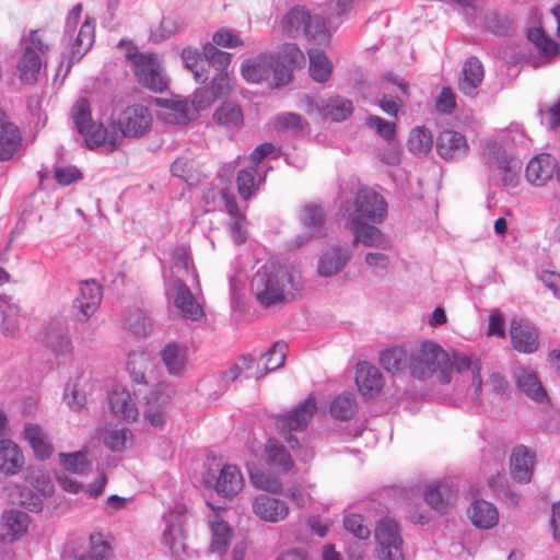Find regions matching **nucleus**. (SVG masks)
Listing matches in <instances>:
<instances>
[{"mask_svg": "<svg viewBox=\"0 0 560 560\" xmlns=\"http://www.w3.org/2000/svg\"><path fill=\"white\" fill-rule=\"evenodd\" d=\"M479 151L488 165L495 166L501 172L504 185H516V173L521 164L514 161L500 142H481Z\"/></svg>", "mask_w": 560, "mask_h": 560, "instance_id": "nucleus-12", "label": "nucleus"}, {"mask_svg": "<svg viewBox=\"0 0 560 560\" xmlns=\"http://www.w3.org/2000/svg\"><path fill=\"white\" fill-rule=\"evenodd\" d=\"M408 353L404 347L395 346L380 354V364L392 374L401 372L407 366Z\"/></svg>", "mask_w": 560, "mask_h": 560, "instance_id": "nucleus-43", "label": "nucleus"}, {"mask_svg": "<svg viewBox=\"0 0 560 560\" xmlns=\"http://www.w3.org/2000/svg\"><path fill=\"white\" fill-rule=\"evenodd\" d=\"M468 516L479 528H491L498 523L497 508L485 500H475L468 509Z\"/></svg>", "mask_w": 560, "mask_h": 560, "instance_id": "nucleus-37", "label": "nucleus"}, {"mask_svg": "<svg viewBox=\"0 0 560 560\" xmlns=\"http://www.w3.org/2000/svg\"><path fill=\"white\" fill-rule=\"evenodd\" d=\"M350 230L353 233V244H362L365 247H372L381 250L392 249V242L373 223H350Z\"/></svg>", "mask_w": 560, "mask_h": 560, "instance_id": "nucleus-23", "label": "nucleus"}, {"mask_svg": "<svg viewBox=\"0 0 560 560\" xmlns=\"http://www.w3.org/2000/svg\"><path fill=\"white\" fill-rule=\"evenodd\" d=\"M161 360L168 372L173 376L185 375L188 366L187 348L174 342L167 343L160 351Z\"/></svg>", "mask_w": 560, "mask_h": 560, "instance_id": "nucleus-30", "label": "nucleus"}, {"mask_svg": "<svg viewBox=\"0 0 560 560\" xmlns=\"http://www.w3.org/2000/svg\"><path fill=\"white\" fill-rule=\"evenodd\" d=\"M455 498L453 486L450 481L431 483L424 492L425 502L439 513H446Z\"/></svg>", "mask_w": 560, "mask_h": 560, "instance_id": "nucleus-31", "label": "nucleus"}, {"mask_svg": "<svg viewBox=\"0 0 560 560\" xmlns=\"http://www.w3.org/2000/svg\"><path fill=\"white\" fill-rule=\"evenodd\" d=\"M174 304L185 318L197 320L203 315L201 305L196 301L192 292L185 283L175 288Z\"/></svg>", "mask_w": 560, "mask_h": 560, "instance_id": "nucleus-35", "label": "nucleus"}, {"mask_svg": "<svg viewBox=\"0 0 560 560\" xmlns=\"http://www.w3.org/2000/svg\"><path fill=\"white\" fill-rule=\"evenodd\" d=\"M83 8L77 3L67 14L61 43L69 49L68 69L80 61L95 42V21L86 16L78 30Z\"/></svg>", "mask_w": 560, "mask_h": 560, "instance_id": "nucleus-2", "label": "nucleus"}, {"mask_svg": "<svg viewBox=\"0 0 560 560\" xmlns=\"http://www.w3.org/2000/svg\"><path fill=\"white\" fill-rule=\"evenodd\" d=\"M164 521L166 526L162 541L172 555L179 556L185 551L184 510L176 508V510L165 514Z\"/></svg>", "mask_w": 560, "mask_h": 560, "instance_id": "nucleus-18", "label": "nucleus"}, {"mask_svg": "<svg viewBox=\"0 0 560 560\" xmlns=\"http://www.w3.org/2000/svg\"><path fill=\"white\" fill-rule=\"evenodd\" d=\"M70 118L73 128L83 137V140H107V129L102 122L93 120L88 98L77 100L71 107Z\"/></svg>", "mask_w": 560, "mask_h": 560, "instance_id": "nucleus-13", "label": "nucleus"}, {"mask_svg": "<svg viewBox=\"0 0 560 560\" xmlns=\"http://www.w3.org/2000/svg\"><path fill=\"white\" fill-rule=\"evenodd\" d=\"M271 69L270 78H272L275 86L280 88L291 81L294 69L290 65L280 61L273 55H271Z\"/></svg>", "mask_w": 560, "mask_h": 560, "instance_id": "nucleus-60", "label": "nucleus"}, {"mask_svg": "<svg viewBox=\"0 0 560 560\" xmlns=\"http://www.w3.org/2000/svg\"><path fill=\"white\" fill-rule=\"evenodd\" d=\"M555 161L546 153L533 158L526 167V179L532 185L544 186L553 175Z\"/></svg>", "mask_w": 560, "mask_h": 560, "instance_id": "nucleus-32", "label": "nucleus"}, {"mask_svg": "<svg viewBox=\"0 0 560 560\" xmlns=\"http://www.w3.org/2000/svg\"><path fill=\"white\" fill-rule=\"evenodd\" d=\"M108 404L112 412L126 422H135L139 418V410L130 393L122 387L117 386L109 392Z\"/></svg>", "mask_w": 560, "mask_h": 560, "instance_id": "nucleus-26", "label": "nucleus"}, {"mask_svg": "<svg viewBox=\"0 0 560 560\" xmlns=\"http://www.w3.org/2000/svg\"><path fill=\"white\" fill-rule=\"evenodd\" d=\"M0 312L2 314L1 329L7 336H14L20 327V308L8 299L0 298Z\"/></svg>", "mask_w": 560, "mask_h": 560, "instance_id": "nucleus-44", "label": "nucleus"}, {"mask_svg": "<svg viewBox=\"0 0 560 560\" xmlns=\"http://www.w3.org/2000/svg\"><path fill=\"white\" fill-rule=\"evenodd\" d=\"M150 363L144 354H133L129 357L128 371L135 384H147L145 370Z\"/></svg>", "mask_w": 560, "mask_h": 560, "instance_id": "nucleus-57", "label": "nucleus"}, {"mask_svg": "<svg viewBox=\"0 0 560 560\" xmlns=\"http://www.w3.org/2000/svg\"><path fill=\"white\" fill-rule=\"evenodd\" d=\"M128 58L136 78L143 86L155 92H162L167 88L155 55L135 52L129 54Z\"/></svg>", "mask_w": 560, "mask_h": 560, "instance_id": "nucleus-11", "label": "nucleus"}, {"mask_svg": "<svg viewBox=\"0 0 560 560\" xmlns=\"http://www.w3.org/2000/svg\"><path fill=\"white\" fill-rule=\"evenodd\" d=\"M516 386L521 393L536 402H544L548 395L537 374L529 368L520 366L514 371Z\"/></svg>", "mask_w": 560, "mask_h": 560, "instance_id": "nucleus-25", "label": "nucleus"}, {"mask_svg": "<svg viewBox=\"0 0 560 560\" xmlns=\"http://www.w3.org/2000/svg\"><path fill=\"white\" fill-rule=\"evenodd\" d=\"M208 506L212 510V513L208 515L207 523L211 532V542L209 551L224 555L232 540L233 530L230 525L223 520L221 509H215L213 504L207 502Z\"/></svg>", "mask_w": 560, "mask_h": 560, "instance_id": "nucleus-17", "label": "nucleus"}, {"mask_svg": "<svg viewBox=\"0 0 560 560\" xmlns=\"http://www.w3.org/2000/svg\"><path fill=\"white\" fill-rule=\"evenodd\" d=\"M450 372L453 369H456L458 372L463 373L466 371H471L472 373V386L475 388L476 398L479 397V393L481 390L482 382L479 375V364L478 362H474L469 357L460 353H454L452 358H450Z\"/></svg>", "mask_w": 560, "mask_h": 560, "instance_id": "nucleus-45", "label": "nucleus"}, {"mask_svg": "<svg viewBox=\"0 0 560 560\" xmlns=\"http://www.w3.org/2000/svg\"><path fill=\"white\" fill-rule=\"evenodd\" d=\"M175 389L166 383L158 384L145 397L144 420L153 428L162 430L166 423Z\"/></svg>", "mask_w": 560, "mask_h": 560, "instance_id": "nucleus-9", "label": "nucleus"}, {"mask_svg": "<svg viewBox=\"0 0 560 560\" xmlns=\"http://www.w3.org/2000/svg\"><path fill=\"white\" fill-rule=\"evenodd\" d=\"M351 259V252L345 246H332L319 258L318 273L322 277H332L339 273Z\"/></svg>", "mask_w": 560, "mask_h": 560, "instance_id": "nucleus-27", "label": "nucleus"}, {"mask_svg": "<svg viewBox=\"0 0 560 560\" xmlns=\"http://www.w3.org/2000/svg\"><path fill=\"white\" fill-rule=\"evenodd\" d=\"M243 487L241 470L234 465H225L217 478L215 491L224 498H233Z\"/></svg>", "mask_w": 560, "mask_h": 560, "instance_id": "nucleus-34", "label": "nucleus"}, {"mask_svg": "<svg viewBox=\"0 0 560 560\" xmlns=\"http://www.w3.org/2000/svg\"><path fill=\"white\" fill-rule=\"evenodd\" d=\"M24 438L33 448L35 455L39 459H47L52 454V446L48 441L44 430L33 423H28L24 428Z\"/></svg>", "mask_w": 560, "mask_h": 560, "instance_id": "nucleus-38", "label": "nucleus"}, {"mask_svg": "<svg viewBox=\"0 0 560 560\" xmlns=\"http://www.w3.org/2000/svg\"><path fill=\"white\" fill-rule=\"evenodd\" d=\"M281 26L288 36L294 38L304 36L318 45L327 44L331 36L327 18L312 16L303 5H295L287 12L282 18Z\"/></svg>", "mask_w": 560, "mask_h": 560, "instance_id": "nucleus-4", "label": "nucleus"}, {"mask_svg": "<svg viewBox=\"0 0 560 560\" xmlns=\"http://www.w3.org/2000/svg\"><path fill=\"white\" fill-rule=\"evenodd\" d=\"M316 110L324 119L343 121L352 114L353 104L349 98L336 95L317 102Z\"/></svg>", "mask_w": 560, "mask_h": 560, "instance_id": "nucleus-29", "label": "nucleus"}, {"mask_svg": "<svg viewBox=\"0 0 560 560\" xmlns=\"http://www.w3.org/2000/svg\"><path fill=\"white\" fill-rule=\"evenodd\" d=\"M535 466V454L524 445L516 446L510 457L511 477L518 483L530 481Z\"/></svg>", "mask_w": 560, "mask_h": 560, "instance_id": "nucleus-24", "label": "nucleus"}, {"mask_svg": "<svg viewBox=\"0 0 560 560\" xmlns=\"http://www.w3.org/2000/svg\"><path fill=\"white\" fill-rule=\"evenodd\" d=\"M242 75L247 82L259 83L271 75V55L260 54L242 63Z\"/></svg>", "mask_w": 560, "mask_h": 560, "instance_id": "nucleus-33", "label": "nucleus"}, {"mask_svg": "<svg viewBox=\"0 0 560 560\" xmlns=\"http://www.w3.org/2000/svg\"><path fill=\"white\" fill-rule=\"evenodd\" d=\"M2 522L8 528V535L11 536V539H15L26 532L28 516L22 511L11 510L3 514Z\"/></svg>", "mask_w": 560, "mask_h": 560, "instance_id": "nucleus-50", "label": "nucleus"}, {"mask_svg": "<svg viewBox=\"0 0 560 560\" xmlns=\"http://www.w3.org/2000/svg\"><path fill=\"white\" fill-rule=\"evenodd\" d=\"M202 55L208 65L212 66L218 73L228 72L232 55L218 49L213 44L207 43L202 47Z\"/></svg>", "mask_w": 560, "mask_h": 560, "instance_id": "nucleus-51", "label": "nucleus"}, {"mask_svg": "<svg viewBox=\"0 0 560 560\" xmlns=\"http://www.w3.org/2000/svg\"><path fill=\"white\" fill-rule=\"evenodd\" d=\"M304 119L294 113H285L273 117L270 125L278 132H290L292 136H299L304 128Z\"/></svg>", "mask_w": 560, "mask_h": 560, "instance_id": "nucleus-48", "label": "nucleus"}, {"mask_svg": "<svg viewBox=\"0 0 560 560\" xmlns=\"http://www.w3.org/2000/svg\"><path fill=\"white\" fill-rule=\"evenodd\" d=\"M102 288L94 280H86L72 303V314L79 322H86L98 308L102 301Z\"/></svg>", "mask_w": 560, "mask_h": 560, "instance_id": "nucleus-16", "label": "nucleus"}, {"mask_svg": "<svg viewBox=\"0 0 560 560\" xmlns=\"http://www.w3.org/2000/svg\"><path fill=\"white\" fill-rule=\"evenodd\" d=\"M81 171L74 165L54 167V178L61 186H69L82 179Z\"/></svg>", "mask_w": 560, "mask_h": 560, "instance_id": "nucleus-63", "label": "nucleus"}, {"mask_svg": "<svg viewBox=\"0 0 560 560\" xmlns=\"http://www.w3.org/2000/svg\"><path fill=\"white\" fill-rule=\"evenodd\" d=\"M450 355L438 343L424 341L409 357V369L416 378L424 380L436 374L444 384L451 382Z\"/></svg>", "mask_w": 560, "mask_h": 560, "instance_id": "nucleus-3", "label": "nucleus"}, {"mask_svg": "<svg viewBox=\"0 0 560 560\" xmlns=\"http://www.w3.org/2000/svg\"><path fill=\"white\" fill-rule=\"evenodd\" d=\"M47 346L56 353H68L72 350L69 330L66 324L50 325L46 334Z\"/></svg>", "mask_w": 560, "mask_h": 560, "instance_id": "nucleus-42", "label": "nucleus"}, {"mask_svg": "<svg viewBox=\"0 0 560 560\" xmlns=\"http://www.w3.org/2000/svg\"><path fill=\"white\" fill-rule=\"evenodd\" d=\"M267 156H278L272 142H261L249 156L252 165L238 172L237 191L245 200L249 199L259 187L260 182H256V166Z\"/></svg>", "mask_w": 560, "mask_h": 560, "instance_id": "nucleus-14", "label": "nucleus"}, {"mask_svg": "<svg viewBox=\"0 0 560 560\" xmlns=\"http://www.w3.org/2000/svg\"><path fill=\"white\" fill-rule=\"evenodd\" d=\"M267 462L279 472L287 474L293 467V460L284 446L276 439L268 440L266 444Z\"/></svg>", "mask_w": 560, "mask_h": 560, "instance_id": "nucleus-39", "label": "nucleus"}, {"mask_svg": "<svg viewBox=\"0 0 560 560\" xmlns=\"http://www.w3.org/2000/svg\"><path fill=\"white\" fill-rule=\"evenodd\" d=\"M202 201L206 211L225 210L231 218L230 231L236 244H242L246 240V217L236 205L235 197L224 189L209 187L202 192Z\"/></svg>", "mask_w": 560, "mask_h": 560, "instance_id": "nucleus-7", "label": "nucleus"}, {"mask_svg": "<svg viewBox=\"0 0 560 560\" xmlns=\"http://www.w3.org/2000/svg\"><path fill=\"white\" fill-rule=\"evenodd\" d=\"M288 345L284 341H277L265 354L266 360L264 371L257 374V378L262 377L268 372L283 366L287 357Z\"/></svg>", "mask_w": 560, "mask_h": 560, "instance_id": "nucleus-49", "label": "nucleus"}, {"mask_svg": "<svg viewBox=\"0 0 560 560\" xmlns=\"http://www.w3.org/2000/svg\"><path fill=\"white\" fill-rule=\"evenodd\" d=\"M343 527L347 532L351 533L359 539H366L371 534L368 525L363 524V518L360 514H350L345 516Z\"/></svg>", "mask_w": 560, "mask_h": 560, "instance_id": "nucleus-64", "label": "nucleus"}, {"mask_svg": "<svg viewBox=\"0 0 560 560\" xmlns=\"http://www.w3.org/2000/svg\"><path fill=\"white\" fill-rule=\"evenodd\" d=\"M182 60L185 65V68L190 70L194 74V78L197 82H206L208 80V74L202 67H199V62L202 61V52L197 48L186 47L182 50L180 54Z\"/></svg>", "mask_w": 560, "mask_h": 560, "instance_id": "nucleus-52", "label": "nucleus"}, {"mask_svg": "<svg viewBox=\"0 0 560 560\" xmlns=\"http://www.w3.org/2000/svg\"><path fill=\"white\" fill-rule=\"evenodd\" d=\"M24 465V456L14 442L0 440V471L5 475H15Z\"/></svg>", "mask_w": 560, "mask_h": 560, "instance_id": "nucleus-36", "label": "nucleus"}, {"mask_svg": "<svg viewBox=\"0 0 560 560\" xmlns=\"http://www.w3.org/2000/svg\"><path fill=\"white\" fill-rule=\"evenodd\" d=\"M112 548L101 534H93L90 537V549L86 555L77 560H109Z\"/></svg>", "mask_w": 560, "mask_h": 560, "instance_id": "nucleus-54", "label": "nucleus"}, {"mask_svg": "<svg viewBox=\"0 0 560 560\" xmlns=\"http://www.w3.org/2000/svg\"><path fill=\"white\" fill-rule=\"evenodd\" d=\"M540 122L548 130L557 131L560 128V96L559 100L546 109L538 110Z\"/></svg>", "mask_w": 560, "mask_h": 560, "instance_id": "nucleus-62", "label": "nucleus"}, {"mask_svg": "<svg viewBox=\"0 0 560 560\" xmlns=\"http://www.w3.org/2000/svg\"><path fill=\"white\" fill-rule=\"evenodd\" d=\"M20 45L22 55L16 65L18 77L24 84H34L38 80L50 45L45 42L39 30H31L27 35L22 36Z\"/></svg>", "mask_w": 560, "mask_h": 560, "instance_id": "nucleus-6", "label": "nucleus"}, {"mask_svg": "<svg viewBox=\"0 0 560 560\" xmlns=\"http://www.w3.org/2000/svg\"><path fill=\"white\" fill-rule=\"evenodd\" d=\"M152 116L148 107L135 104L126 107L119 115L116 126L126 138H140L151 127Z\"/></svg>", "mask_w": 560, "mask_h": 560, "instance_id": "nucleus-15", "label": "nucleus"}, {"mask_svg": "<svg viewBox=\"0 0 560 560\" xmlns=\"http://www.w3.org/2000/svg\"><path fill=\"white\" fill-rule=\"evenodd\" d=\"M132 433L129 429L122 428L113 430L104 439L105 445L114 452L124 451L130 442Z\"/></svg>", "mask_w": 560, "mask_h": 560, "instance_id": "nucleus-61", "label": "nucleus"}, {"mask_svg": "<svg viewBox=\"0 0 560 560\" xmlns=\"http://www.w3.org/2000/svg\"><path fill=\"white\" fill-rule=\"evenodd\" d=\"M463 74L460 90L467 95H472L483 80L485 73L480 60L476 57H469L464 63Z\"/></svg>", "mask_w": 560, "mask_h": 560, "instance_id": "nucleus-40", "label": "nucleus"}, {"mask_svg": "<svg viewBox=\"0 0 560 560\" xmlns=\"http://www.w3.org/2000/svg\"><path fill=\"white\" fill-rule=\"evenodd\" d=\"M275 57L280 61L290 65L293 69L305 63V56L295 44L282 45L278 55Z\"/></svg>", "mask_w": 560, "mask_h": 560, "instance_id": "nucleus-59", "label": "nucleus"}, {"mask_svg": "<svg viewBox=\"0 0 560 560\" xmlns=\"http://www.w3.org/2000/svg\"><path fill=\"white\" fill-rule=\"evenodd\" d=\"M253 511L264 522L279 523L288 516L289 506L278 498L260 494L253 502Z\"/></svg>", "mask_w": 560, "mask_h": 560, "instance_id": "nucleus-21", "label": "nucleus"}, {"mask_svg": "<svg viewBox=\"0 0 560 560\" xmlns=\"http://www.w3.org/2000/svg\"><path fill=\"white\" fill-rule=\"evenodd\" d=\"M61 465L74 474H85L91 469V464L83 452L59 454Z\"/></svg>", "mask_w": 560, "mask_h": 560, "instance_id": "nucleus-55", "label": "nucleus"}, {"mask_svg": "<svg viewBox=\"0 0 560 560\" xmlns=\"http://www.w3.org/2000/svg\"><path fill=\"white\" fill-rule=\"evenodd\" d=\"M150 104L160 107L158 117L165 124L184 126L191 119L190 106L186 100L153 97Z\"/></svg>", "mask_w": 560, "mask_h": 560, "instance_id": "nucleus-19", "label": "nucleus"}, {"mask_svg": "<svg viewBox=\"0 0 560 560\" xmlns=\"http://www.w3.org/2000/svg\"><path fill=\"white\" fill-rule=\"evenodd\" d=\"M310 75L318 83H325L329 80L332 71V63L327 55L319 49H308Z\"/></svg>", "mask_w": 560, "mask_h": 560, "instance_id": "nucleus-41", "label": "nucleus"}, {"mask_svg": "<svg viewBox=\"0 0 560 560\" xmlns=\"http://www.w3.org/2000/svg\"><path fill=\"white\" fill-rule=\"evenodd\" d=\"M527 38L536 46L542 57H555L560 51V46L541 27L529 28Z\"/></svg>", "mask_w": 560, "mask_h": 560, "instance_id": "nucleus-47", "label": "nucleus"}, {"mask_svg": "<svg viewBox=\"0 0 560 560\" xmlns=\"http://www.w3.org/2000/svg\"><path fill=\"white\" fill-rule=\"evenodd\" d=\"M252 290L257 301L262 306L269 307L294 300L298 283L290 267L270 259L255 273Z\"/></svg>", "mask_w": 560, "mask_h": 560, "instance_id": "nucleus-1", "label": "nucleus"}, {"mask_svg": "<svg viewBox=\"0 0 560 560\" xmlns=\"http://www.w3.org/2000/svg\"><path fill=\"white\" fill-rule=\"evenodd\" d=\"M316 401L314 397H308L298 405L291 412L279 415L276 418V427L279 433L283 435L291 448L299 447V441L292 435L293 431H303L307 428L310 421L316 412Z\"/></svg>", "mask_w": 560, "mask_h": 560, "instance_id": "nucleus-8", "label": "nucleus"}, {"mask_svg": "<svg viewBox=\"0 0 560 560\" xmlns=\"http://www.w3.org/2000/svg\"><path fill=\"white\" fill-rule=\"evenodd\" d=\"M511 343L515 350L533 353L538 350V331L527 320L513 318L510 326Z\"/></svg>", "mask_w": 560, "mask_h": 560, "instance_id": "nucleus-20", "label": "nucleus"}, {"mask_svg": "<svg viewBox=\"0 0 560 560\" xmlns=\"http://www.w3.org/2000/svg\"><path fill=\"white\" fill-rule=\"evenodd\" d=\"M377 541L376 555L380 560H405L402 538L398 524L389 518H382L375 527Z\"/></svg>", "mask_w": 560, "mask_h": 560, "instance_id": "nucleus-10", "label": "nucleus"}, {"mask_svg": "<svg viewBox=\"0 0 560 560\" xmlns=\"http://www.w3.org/2000/svg\"><path fill=\"white\" fill-rule=\"evenodd\" d=\"M365 125L375 131L383 140H394L395 122L385 120L378 116L370 115L365 118Z\"/></svg>", "mask_w": 560, "mask_h": 560, "instance_id": "nucleus-58", "label": "nucleus"}, {"mask_svg": "<svg viewBox=\"0 0 560 560\" xmlns=\"http://www.w3.org/2000/svg\"><path fill=\"white\" fill-rule=\"evenodd\" d=\"M301 222L307 230L308 237H314L319 234V230L324 222V212L320 206L307 203L302 208Z\"/></svg>", "mask_w": 560, "mask_h": 560, "instance_id": "nucleus-46", "label": "nucleus"}, {"mask_svg": "<svg viewBox=\"0 0 560 560\" xmlns=\"http://www.w3.org/2000/svg\"><path fill=\"white\" fill-rule=\"evenodd\" d=\"M355 411V400L352 395L348 393H342L337 396L330 406L331 416L338 420H348L354 416Z\"/></svg>", "mask_w": 560, "mask_h": 560, "instance_id": "nucleus-53", "label": "nucleus"}, {"mask_svg": "<svg viewBox=\"0 0 560 560\" xmlns=\"http://www.w3.org/2000/svg\"><path fill=\"white\" fill-rule=\"evenodd\" d=\"M355 383L362 396L373 398L383 388L384 378L376 366L368 362H359L355 372Z\"/></svg>", "mask_w": 560, "mask_h": 560, "instance_id": "nucleus-22", "label": "nucleus"}, {"mask_svg": "<svg viewBox=\"0 0 560 560\" xmlns=\"http://www.w3.org/2000/svg\"><path fill=\"white\" fill-rule=\"evenodd\" d=\"M340 210L350 223H382L387 217V202L373 188L363 186L354 197L345 201Z\"/></svg>", "mask_w": 560, "mask_h": 560, "instance_id": "nucleus-5", "label": "nucleus"}, {"mask_svg": "<svg viewBox=\"0 0 560 560\" xmlns=\"http://www.w3.org/2000/svg\"><path fill=\"white\" fill-rule=\"evenodd\" d=\"M438 154L446 161H455L465 158L468 153L467 142H436Z\"/></svg>", "mask_w": 560, "mask_h": 560, "instance_id": "nucleus-56", "label": "nucleus"}, {"mask_svg": "<svg viewBox=\"0 0 560 560\" xmlns=\"http://www.w3.org/2000/svg\"><path fill=\"white\" fill-rule=\"evenodd\" d=\"M212 120L226 132H237L244 125L243 109L234 102H224L214 110Z\"/></svg>", "mask_w": 560, "mask_h": 560, "instance_id": "nucleus-28", "label": "nucleus"}]
</instances>
